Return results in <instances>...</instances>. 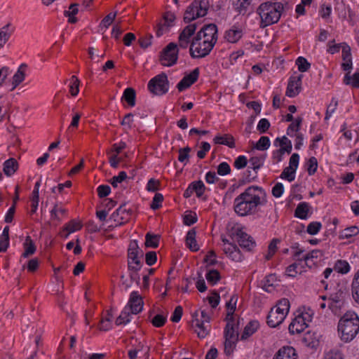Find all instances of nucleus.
<instances>
[{"mask_svg":"<svg viewBox=\"0 0 359 359\" xmlns=\"http://www.w3.org/2000/svg\"><path fill=\"white\" fill-rule=\"evenodd\" d=\"M271 145L270 139L267 136H262L254 146V149L259 151H265L269 148Z\"/></svg>","mask_w":359,"mask_h":359,"instance_id":"37998d69","label":"nucleus"},{"mask_svg":"<svg viewBox=\"0 0 359 359\" xmlns=\"http://www.w3.org/2000/svg\"><path fill=\"white\" fill-rule=\"evenodd\" d=\"M152 39L153 36L151 34L140 36L138 39V43L142 48L146 49L152 44Z\"/></svg>","mask_w":359,"mask_h":359,"instance_id":"3c124183","label":"nucleus"},{"mask_svg":"<svg viewBox=\"0 0 359 359\" xmlns=\"http://www.w3.org/2000/svg\"><path fill=\"white\" fill-rule=\"evenodd\" d=\"M204 29L202 27L191 39V42L189 46V54L192 59L203 58L208 55H202L205 53L203 48H201L203 46L202 39L204 38L203 34H204Z\"/></svg>","mask_w":359,"mask_h":359,"instance_id":"1a4fd4ad","label":"nucleus"},{"mask_svg":"<svg viewBox=\"0 0 359 359\" xmlns=\"http://www.w3.org/2000/svg\"><path fill=\"white\" fill-rule=\"evenodd\" d=\"M298 355L294 348L291 346L281 347L273 355V359H297Z\"/></svg>","mask_w":359,"mask_h":359,"instance_id":"f3484780","label":"nucleus"},{"mask_svg":"<svg viewBox=\"0 0 359 359\" xmlns=\"http://www.w3.org/2000/svg\"><path fill=\"white\" fill-rule=\"evenodd\" d=\"M198 312L196 311L192 314L193 323H195V326L200 329V331L198 332V337L199 338L203 339L205 338L210 332V327L203 325V323H200V320L198 319Z\"/></svg>","mask_w":359,"mask_h":359,"instance_id":"bb28decb","label":"nucleus"},{"mask_svg":"<svg viewBox=\"0 0 359 359\" xmlns=\"http://www.w3.org/2000/svg\"><path fill=\"white\" fill-rule=\"evenodd\" d=\"M172 26L165 21L160 22L156 28V34L157 37L161 36L165 32H169Z\"/></svg>","mask_w":359,"mask_h":359,"instance_id":"bf43d9fd","label":"nucleus"},{"mask_svg":"<svg viewBox=\"0 0 359 359\" xmlns=\"http://www.w3.org/2000/svg\"><path fill=\"white\" fill-rule=\"evenodd\" d=\"M233 9L240 15H245L251 2L248 0H231Z\"/></svg>","mask_w":359,"mask_h":359,"instance_id":"473e14b6","label":"nucleus"},{"mask_svg":"<svg viewBox=\"0 0 359 359\" xmlns=\"http://www.w3.org/2000/svg\"><path fill=\"white\" fill-rule=\"evenodd\" d=\"M127 306L130 309L131 313L135 315L142 311L144 302L137 291H133L130 293Z\"/></svg>","mask_w":359,"mask_h":359,"instance_id":"2eb2a0df","label":"nucleus"},{"mask_svg":"<svg viewBox=\"0 0 359 359\" xmlns=\"http://www.w3.org/2000/svg\"><path fill=\"white\" fill-rule=\"evenodd\" d=\"M178 59L177 45L169 43L162 50L160 61L163 66L171 67L175 65Z\"/></svg>","mask_w":359,"mask_h":359,"instance_id":"6e6552de","label":"nucleus"},{"mask_svg":"<svg viewBox=\"0 0 359 359\" xmlns=\"http://www.w3.org/2000/svg\"><path fill=\"white\" fill-rule=\"evenodd\" d=\"M199 74L200 69L198 67L193 69L189 74L185 75L177 84V90L180 92H182L191 87L198 81Z\"/></svg>","mask_w":359,"mask_h":359,"instance_id":"ddd939ff","label":"nucleus"},{"mask_svg":"<svg viewBox=\"0 0 359 359\" xmlns=\"http://www.w3.org/2000/svg\"><path fill=\"white\" fill-rule=\"evenodd\" d=\"M327 307L334 316L337 315V293L332 294L328 297Z\"/></svg>","mask_w":359,"mask_h":359,"instance_id":"052dcab7","label":"nucleus"},{"mask_svg":"<svg viewBox=\"0 0 359 359\" xmlns=\"http://www.w3.org/2000/svg\"><path fill=\"white\" fill-rule=\"evenodd\" d=\"M311 206L306 202L299 203L294 210V216L301 219H306L309 217L308 213Z\"/></svg>","mask_w":359,"mask_h":359,"instance_id":"a878e982","label":"nucleus"},{"mask_svg":"<svg viewBox=\"0 0 359 359\" xmlns=\"http://www.w3.org/2000/svg\"><path fill=\"white\" fill-rule=\"evenodd\" d=\"M271 123L266 118H263L259 120L257 126V130L261 134L266 133L267 130L269 129Z\"/></svg>","mask_w":359,"mask_h":359,"instance_id":"680f3d73","label":"nucleus"},{"mask_svg":"<svg viewBox=\"0 0 359 359\" xmlns=\"http://www.w3.org/2000/svg\"><path fill=\"white\" fill-rule=\"evenodd\" d=\"M127 177V173L125 171H121L118 175L114 176L110 180V183L114 188H116L118 187V184L126 180Z\"/></svg>","mask_w":359,"mask_h":359,"instance_id":"13d9d810","label":"nucleus"},{"mask_svg":"<svg viewBox=\"0 0 359 359\" xmlns=\"http://www.w3.org/2000/svg\"><path fill=\"white\" fill-rule=\"evenodd\" d=\"M80 81L76 76H72L70 79L69 83V93L72 96H76L79 92Z\"/></svg>","mask_w":359,"mask_h":359,"instance_id":"49530a36","label":"nucleus"},{"mask_svg":"<svg viewBox=\"0 0 359 359\" xmlns=\"http://www.w3.org/2000/svg\"><path fill=\"white\" fill-rule=\"evenodd\" d=\"M27 67V65L24 63L20 65L17 72L12 78V88L10 90L11 91L13 90L25 80V70Z\"/></svg>","mask_w":359,"mask_h":359,"instance_id":"5701e85b","label":"nucleus"},{"mask_svg":"<svg viewBox=\"0 0 359 359\" xmlns=\"http://www.w3.org/2000/svg\"><path fill=\"white\" fill-rule=\"evenodd\" d=\"M295 173L296 171L294 170V169H290V167H286L283 169L280 177V178L286 180L288 182H291L294 181L295 179Z\"/></svg>","mask_w":359,"mask_h":359,"instance_id":"5fc2aeb1","label":"nucleus"},{"mask_svg":"<svg viewBox=\"0 0 359 359\" xmlns=\"http://www.w3.org/2000/svg\"><path fill=\"white\" fill-rule=\"evenodd\" d=\"M143 266L142 259H138L133 262L127 263L128 271L139 272Z\"/></svg>","mask_w":359,"mask_h":359,"instance_id":"774afa93","label":"nucleus"},{"mask_svg":"<svg viewBox=\"0 0 359 359\" xmlns=\"http://www.w3.org/2000/svg\"><path fill=\"white\" fill-rule=\"evenodd\" d=\"M121 101L127 102L128 106L135 107L136 103V92L133 88H127L124 90Z\"/></svg>","mask_w":359,"mask_h":359,"instance_id":"c85d7f7f","label":"nucleus"},{"mask_svg":"<svg viewBox=\"0 0 359 359\" xmlns=\"http://www.w3.org/2000/svg\"><path fill=\"white\" fill-rule=\"evenodd\" d=\"M239 328V322L237 323H227L224 330V336H236L237 332H238Z\"/></svg>","mask_w":359,"mask_h":359,"instance_id":"c03bdc74","label":"nucleus"},{"mask_svg":"<svg viewBox=\"0 0 359 359\" xmlns=\"http://www.w3.org/2000/svg\"><path fill=\"white\" fill-rule=\"evenodd\" d=\"M79 4L74 3L70 4L68 11H64V15L68 17V22L75 24L78 22V18L75 15L79 13Z\"/></svg>","mask_w":359,"mask_h":359,"instance_id":"72a5a7b5","label":"nucleus"},{"mask_svg":"<svg viewBox=\"0 0 359 359\" xmlns=\"http://www.w3.org/2000/svg\"><path fill=\"white\" fill-rule=\"evenodd\" d=\"M160 185L161 182L159 180L151 178L147 184L146 189L149 192H156L159 189Z\"/></svg>","mask_w":359,"mask_h":359,"instance_id":"0e129e2a","label":"nucleus"},{"mask_svg":"<svg viewBox=\"0 0 359 359\" xmlns=\"http://www.w3.org/2000/svg\"><path fill=\"white\" fill-rule=\"evenodd\" d=\"M18 168V163L16 159L10 158L4 163V172L10 177L13 175Z\"/></svg>","mask_w":359,"mask_h":359,"instance_id":"7c9ffc66","label":"nucleus"},{"mask_svg":"<svg viewBox=\"0 0 359 359\" xmlns=\"http://www.w3.org/2000/svg\"><path fill=\"white\" fill-rule=\"evenodd\" d=\"M205 278L210 285L214 286L221 280V275L218 270L210 269L205 274Z\"/></svg>","mask_w":359,"mask_h":359,"instance_id":"e433bc0d","label":"nucleus"},{"mask_svg":"<svg viewBox=\"0 0 359 359\" xmlns=\"http://www.w3.org/2000/svg\"><path fill=\"white\" fill-rule=\"evenodd\" d=\"M359 233V229L355 226H352L341 231L338 236L339 239L349 238Z\"/></svg>","mask_w":359,"mask_h":359,"instance_id":"58836bf2","label":"nucleus"},{"mask_svg":"<svg viewBox=\"0 0 359 359\" xmlns=\"http://www.w3.org/2000/svg\"><path fill=\"white\" fill-rule=\"evenodd\" d=\"M163 198H164L163 194L160 193H156L150 204L151 209L156 210L161 208Z\"/></svg>","mask_w":359,"mask_h":359,"instance_id":"603ef678","label":"nucleus"},{"mask_svg":"<svg viewBox=\"0 0 359 359\" xmlns=\"http://www.w3.org/2000/svg\"><path fill=\"white\" fill-rule=\"evenodd\" d=\"M117 12L110 13L107 15H106L100 22L99 25V27L101 31L105 32L107 29L109 27V25L113 22Z\"/></svg>","mask_w":359,"mask_h":359,"instance_id":"ea45409f","label":"nucleus"},{"mask_svg":"<svg viewBox=\"0 0 359 359\" xmlns=\"http://www.w3.org/2000/svg\"><path fill=\"white\" fill-rule=\"evenodd\" d=\"M284 11V6L281 2L267 1L262 3L257 8L256 13L260 17L259 27L265 28L278 23Z\"/></svg>","mask_w":359,"mask_h":359,"instance_id":"7ed1b4c3","label":"nucleus"},{"mask_svg":"<svg viewBox=\"0 0 359 359\" xmlns=\"http://www.w3.org/2000/svg\"><path fill=\"white\" fill-rule=\"evenodd\" d=\"M285 315L280 313L275 308H271L266 317V323L270 327H276L279 326L285 320Z\"/></svg>","mask_w":359,"mask_h":359,"instance_id":"dca6fc26","label":"nucleus"},{"mask_svg":"<svg viewBox=\"0 0 359 359\" xmlns=\"http://www.w3.org/2000/svg\"><path fill=\"white\" fill-rule=\"evenodd\" d=\"M161 236L147 232L145 235V246L147 248H157L159 245Z\"/></svg>","mask_w":359,"mask_h":359,"instance_id":"f704fd0d","label":"nucleus"},{"mask_svg":"<svg viewBox=\"0 0 359 359\" xmlns=\"http://www.w3.org/2000/svg\"><path fill=\"white\" fill-rule=\"evenodd\" d=\"M295 64L298 67V70L301 72H306L311 67V63L302 56H299L297 58Z\"/></svg>","mask_w":359,"mask_h":359,"instance_id":"de8ad7c7","label":"nucleus"},{"mask_svg":"<svg viewBox=\"0 0 359 359\" xmlns=\"http://www.w3.org/2000/svg\"><path fill=\"white\" fill-rule=\"evenodd\" d=\"M307 327L308 325L304 323V318L297 316L289 325L288 330L291 334H299L303 332Z\"/></svg>","mask_w":359,"mask_h":359,"instance_id":"a211bd4d","label":"nucleus"},{"mask_svg":"<svg viewBox=\"0 0 359 359\" xmlns=\"http://www.w3.org/2000/svg\"><path fill=\"white\" fill-rule=\"evenodd\" d=\"M303 121V118L302 116H298L296 118L294 122L291 123L287 128L286 133L290 137H294L295 135L294 133H298L300 130L302 123Z\"/></svg>","mask_w":359,"mask_h":359,"instance_id":"c9c22d12","label":"nucleus"},{"mask_svg":"<svg viewBox=\"0 0 359 359\" xmlns=\"http://www.w3.org/2000/svg\"><path fill=\"white\" fill-rule=\"evenodd\" d=\"M231 172V167L226 162H222L217 167V173L220 176L227 175L230 174Z\"/></svg>","mask_w":359,"mask_h":359,"instance_id":"4d7b16f0","label":"nucleus"},{"mask_svg":"<svg viewBox=\"0 0 359 359\" xmlns=\"http://www.w3.org/2000/svg\"><path fill=\"white\" fill-rule=\"evenodd\" d=\"M81 228V223L76 222L75 219H72L63 226V231H68V233H72Z\"/></svg>","mask_w":359,"mask_h":359,"instance_id":"a18cd8bd","label":"nucleus"},{"mask_svg":"<svg viewBox=\"0 0 359 359\" xmlns=\"http://www.w3.org/2000/svg\"><path fill=\"white\" fill-rule=\"evenodd\" d=\"M232 239L236 240L240 247L248 252L252 251L256 246V243L253 238L241 228L236 229L235 233L232 235Z\"/></svg>","mask_w":359,"mask_h":359,"instance_id":"9d476101","label":"nucleus"},{"mask_svg":"<svg viewBox=\"0 0 359 359\" xmlns=\"http://www.w3.org/2000/svg\"><path fill=\"white\" fill-rule=\"evenodd\" d=\"M213 142L215 144H223L231 149L236 147L235 139L231 134H224L223 135L218 134L214 137Z\"/></svg>","mask_w":359,"mask_h":359,"instance_id":"b1692460","label":"nucleus"},{"mask_svg":"<svg viewBox=\"0 0 359 359\" xmlns=\"http://www.w3.org/2000/svg\"><path fill=\"white\" fill-rule=\"evenodd\" d=\"M290 301L287 298L280 299L277 304L273 307L276 310L280 312V313L285 315L287 316L289 311H290Z\"/></svg>","mask_w":359,"mask_h":359,"instance_id":"4c0bfd02","label":"nucleus"},{"mask_svg":"<svg viewBox=\"0 0 359 359\" xmlns=\"http://www.w3.org/2000/svg\"><path fill=\"white\" fill-rule=\"evenodd\" d=\"M259 323L258 320H250L244 327L243 332L241 336V340L244 341L255 334L259 328Z\"/></svg>","mask_w":359,"mask_h":359,"instance_id":"4be33fe9","label":"nucleus"},{"mask_svg":"<svg viewBox=\"0 0 359 359\" xmlns=\"http://www.w3.org/2000/svg\"><path fill=\"white\" fill-rule=\"evenodd\" d=\"M14 30V27L10 23H8L0 29V48L8 41Z\"/></svg>","mask_w":359,"mask_h":359,"instance_id":"cd10ccee","label":"nucleus"},{"mask_svg":"<svg viewBox=\"0 0 359 359\" xmlns=\"http://www.w3.org/2000/svg\"><path fill=\"white\" fill-rule=\"evenodd\" d=\"M190 184L191 186V189H192L193 191L196 193V196L198 198H201L203 195V194L206 189V187H205L204 183L203 182V181H201V180L194 181V182H191Z\"/></svg>","mask_w":359,"mask_h":359,"instance_id":"a19ab883","label":"nucleus"},{"mask_svg":"<svg viewBox=\"0 0 359 359\" xmlns=\"http://www.w3.org/2000/svg\"><path fill=\"white\" fill-rule=\"evenodd\" d=\"M322 228V224L320 222H311L309 224L306 232L310 235H316Z\"/></svg>","mask_w":359,"mask_h":359,"instance_id":"6e6d98bb","label":"nucleus"},{"mask_svg":"<svg viewBox=\"0 0 359 359\" xmlns=\"http://www.w3.org/2000/svg\"><path fill=\"white\" fill-rule=\"evenodd\" d=\"M126 203L121 204L111 215V219L118 222V226H122L126 223L133 211L131 208H126Z\"/></svg>","mask_w":359,"mask_h":359,"instance_id":"f8f14e48","label":"nucleus"},{"mask_svg":"<svg viewBox=\"0 0 359 359\" xmlns=\"http://www.w3.org/2000/svg\"><path fill=\"white\" fill-rule=\"evenodd\" d=\"M210 6L208 0H194L186 8L183 20L188 23L180 33L179 36L186 39H191L197 29V23H191L197 18L207 15Z\"/></svg>","mask_w":359,"mask_h":359,"instance_id":"f03ea898","label":"nucleus"},{"mask_svg":"<svg viewBox=\"0 0 359 359\" xmlns=\"http://www.w3.org/2000/svg\"><path fill=\"white\" fill-rule=\"evenodd\" d=\"M196 236V231L194 228L190 229L186 235L185 244L191 252H198L200 250Z\"/></svg>","mask_w":359,"mask_h":359,"instance_id":"412c9836","label":"nucleus"},{"mask_svg":"<svg viewBox=\"0 0 359 359\" xmlns=\"http://www.w3.org/2000/svg\"><path fill=\"white\" fill-rule=\"evenodd\" d=\"M167 322V316L163 314H157L151 320L152 325L155 327H161Z\"/></svg>","mask_w":359,"mask_h":359,"instance_id":"8fccbe9b","label":"nucleus"},{"mask_svg":"<svg viewBox=\"0 0 359 359\" xmlns=\"http://www.w3.org/2000/svg\"><path fill=\"white\" fill-rule=\"evenodd\" d=\"M24 252L22 257L24 258L28 257L34 255L36 250V247L29 236H26L25 241L23 243Z\"/></svg>","mask_w":359,"mask_h":359,"instance_id":"2f4dec72","label":"nucleus"},{"mask_svg":"<svg viewBox=\"0 0 359 359\" xmlns=\"http://www.w3.org/2000/svg\"><path fill=\"white\" fill-rule=\"evenodd\" d=\"M359 331V318L354 312H346L338 322V332L341 340L345 343L352 341Z\"/></svg>","mask_w":359,"mask_h":359,"instance_id":"39448f33","label":"nucleus"},{"mask_svg":"<svg viewBox=\"0 0 359 359\" xmlns=\"http://www.w3.org/2000/svg\"><path fill=\"white\" fill-rule=\"evenodd\" d=\"M248 165V159L247 157L244 155H241L238 156L233 163V166L238 169L241 170L245 168Z\"/></svg>","mask_w":359,"mask_h":359,"instance_id":"e2e57ef3","label":"nucleus"},{"mask_svg":"<svg viewBox=\"0 0 359 359\" xmlns=\"http://www.w3.org/2000/svg\"><path fill=\"white\" fill-rule=\"evenodd\" d=\"M238 332H237L236 336H224L225 338L224 342V353L226 355H230L233 352L234 348H236V343L238 341Z\"/></svg>","mask_w":359,"mask_h":359,"instance_id":"393cba45","label":"nucleus"},{"mask_svg":"<svg viewBox=\"0 0 359 359\" xmlns=\"http://www.w3.org/2000/svg\"><path fill=\"white\" fill-rule=\"evenodd\" d=\"M132 314L133 313L128 306H125L119 316L116 319L115 324L118 326L127 325L131 321Z\"/></svg>","mask_w":359,"mask_h":359,"instance_id":"c756f323","label":"nucleus"},{"mask_svg":"<svg viewBox=\"0 0 359 359\" xmlns=\"http://www.w3.org/2000/svg\"><path fill=\"white\" fill-rule=\"evenodd\" d=\"M243 36V30L234 25L229 29L225 32L224 38L229 43H236Z\"/></svg>","mask_w":359,"mask_h":359,"instance_id":"6ab92c4d","label":"nucleus"},{"mask_svg":"<svg viewBox=\"0 0 359 359\" xmlns=\"http://www.w3.org/2000/svg\"><path fill=\"white\" fill-rule=\"evenodd\" d=\"M302 74L291 76L289 78L285 95L289 97H294L302 91Z\"/></svg>","mask_w":359,"mask_h":359,"instance_id":"9b49d317","label":"nucleus"},{"mask_svg":"<svg viewBox=\"0 0 359 359\" xmlns=\"http://www.w3.org/2000/svg\"><path fill=\"white\" fill-rule=\"evenodd\" d=\"M341 48V68L346 72L343 82L345 85L351 86L355 88H359V69L351 76L353 69L352 55L351 48L345 43H338V51Z\"/></svg>","mask_w":359,"mask_h":359,"instance_id":"20e7f679","label":"nucleus"},{"mask_svg":"<svg viewBox=\"0 0 359 359\" xmlns=\"http://www.w3.org/2000/svg\"><path fill=\"white\" fill-rule=\"evenodd\" d=\"M266 192L261 187L252 185L233 201V210L240 217L255 215L260 205L266 203Z\"/></svg>","mask_w":359,"mask_h":359,"instance_id":"f257e3e1","label":"nucleus"},{"mask_svg":"<svg viewBox=\"0 0 359 359\" xmlns=\"http://www.w3.org/2000/svg\"><path fill=\"white\" fill-rule=\"evenodd\" d=\"M191 151V148L189 147H186L184 148H181L179 149V156L178 161L181 163H184V165L189 161V158L190 157L189 152Z\"/></svg>","mask_w":359,"mask_h":359,"instance_id":"864d4df0","label":"nucleus"},{"mask_svg":"<svg viewBox=\"0 0 359 359\" xmlns=\"http://www.w3.org/2000/svg\"><path fill=\"white\" fill-rule=\"evenodd\" d=\"M302 343L309 348L316 349L320 344L318 335L316 332L308 331L302 338Z\"/></svg>","mask_w":359,"mask_h":359,"instance_id":"aec40b11","label":"nucleus"},{"mask_svg":"<svg viewBox=\"0 0 359 359\" xmlns=\"http://www.w3.org/2000/svg\"><path fill=\"white\" fill-rule=\"evenodd\" d=\"M252 172L250 170V167L249 166L248 169L243 172L242 177L239 179V185L244 186L246 184L250 183L252 182H255L257 178V175H255L253 177H251Z\"/></svg>","mask_w":359,"mask_h":359,"instance_id":"79ce46f5","label":"nucleus"},{"mask_svg":"<svg viewBox=\"0 0 359 359\" xmlns=\"http://www.w3.org/2000/svg\"><path fill=\"white\" fill-rule=\"evenodd\" d=\"M97 195L100 198L109 196L111 193V187L107 184H101L97 188Z\"/></svg>","mask_w":359,"mask_h":359,"instance_id":"338daca9","label":"nucleus"},{"mask_svg":"<svg viewBox=\"0 0 359 359\" xmlns=\"http://www.w3.org/2000/svg\"><path fill=\"white\" fill-rule=\"evenodd\" d=\"M203 28L204 29L203 36L205 38L203 41V50H205L203 55H209L215 46L218 39V29L217 26L214 23L204 25Z\"/></svg>","mask_w":359,"mask_h":359,"instance_id":"0eeeda50","label":"nucleus"},{"mask_svg":"<svg viewBox=\"0 0 359 359\" xmlns=\"http://www.w3.org/2000/svg\"><path fill=\"white\" fill-rule=\"evenodd\" d=\"M198 217L196 212H191L189 214L185 215L183 217V223L186 226H191L196 223Z\"/></svg>","mask_w":359,"mask_h":359,"instance_id":"69168bd1","label":"nucleus"},{"mask_svg":"<svg viewBox=\"0 0 359 359\" xmlns=\"http://www.w3.org/2000/svg\"><path fill=\"white\" fill-rule=\"evenodd\" d=\"M169 81L167 74L162 72L153 77L147 84L148 90L155 95H163L168 92Z\"/></svg>","mask_w":359,"mask_h":359,"instance_id":"423d86ee","label":"nucleus"},{"mask_svg":"<svg viewBox=\"0 0 359 359\" xmlns=\"http://www.w3.org/2000/svg\"><path fill=\"white\" fill-rule=\"evenodd\" d=\"M222 241L224 244H228V247H225L224 252L233 261L242 262L244 257L239 248L233 243L230 242L225 237H222Z\"/></svg>","mask_w":359,"mask_h":359,"instance_id":"4468645a","label":"nucleus"},{"mask_svg":"<svg viewBox=\"0 0 359 359\" xmlns=\"http://www.w3.org/2000/svg\"><path fill=\"white\" fill-rule=\"evenodd\" d=\"M306 170L309 175H313L317 170L318 168V161L317 158L314 156H311L309 158L308 161L306 163Z\"/></svg>","mask_w":359,"mask_h":359,"instance_id":"09e8293b","label":"nucleus"}]
</instances>
